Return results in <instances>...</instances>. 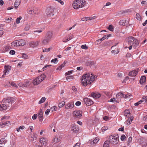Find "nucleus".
<instances>
[{
	"label": "nucleus",
	"mask_w": 147,
	"mask_h": 147,
	"mask_svg": "<svg viewBox=\"0 0 147 147\" xmlns=\"http://www.w3.org/2000/svg\"><path fill=\"white\" fill-rule=\"evenodd\" d=\"M124 94L123 92H119L116 95V98L119 100H120L121 98L124 97Z\"/></svg>",
	"instance_id": "15"
},
{
	"label": "nucleus",
	"mask_w": 147,
	"mask_h": 147,
	"mask_svg": "<svg viewBox=\"0 0 147 147\" xmlns=\"http://www.w3.org/2000/svg\"><path fill=\"white\" fill-rule=\"evenodd\" d=\"M73 78V77L72 76H67L66 77V79L67 80L69 81H70Z\"/></svg>",
	"instance_id": "36"
},
{
	"label": "nucleus",
	"mask_w": 147,
	"mask_h": 147,
	"mask_svg": "<svg viewBox=\"0 0 147 147\" xmlns=\"http://www.w3.org/2000/svg\"><path fill=\"white\" fill-rule=\"evenodd\" d=\"M34 10L33 9H27V11L29 14H33L34 12Z\"/></svg>",
	"instance_id": "35"
},
{
	"label": "nucleus",
	"mask_w": 147,
	"mask_h": 147,
	"mask_svg": "<svg viewBox=\"0 0 147 147\" xmlns=\"http://www.w3.org/2000/svg\"><path fill=\"white\" fill-rule=\"evenodd\" d=\"M72 89L74 92H76L77 91V89L76 88L75 86H73L72 87Z\"/></svg>",
	"instance_id": "59"
},
{
	"label": "nucleus",
	"mask_w": 147,
	"mask_h": 147,
	"mask_svg": "<svg viewBox=\"0 0 147 147\" xmlns=\"http://www.w3.org/2000/svg\"><path fill=\"white\" fill-rule=\"evenodd\" d=\"M30 83L29 81L26 82L25 84H24V87H27L30 85Z\"/></svg>",
	"instance_id": "44"
},
{
	"label": "nucleus",
	"mask_w": 147,
	"mask_h": 147,
	"mask_svg": "<svg viewBox=\"0 0 147 147\" xmlns=\"http://www.w3.org/2000/svg\"><path fill=\"white\" fill-rule=\"evenodd\" d=\"M86 4V1L83 0H75L72 4L73 7L75 9H78L83 7Z\"/></svg>",
	"instance_id": "2"
},
{
	"label": "nucleus",
	"mask_w": 147,
	"mask_h": 147,
	"mask_svg": "<svg viewBox=\"0 0 147 147\" xmlns=\"http://www.w3.org/2000/svg\"><path fill=\"white\" fill-rule=\"evenodd\" d=\"M81 103L80 102L78 101H77L76 103L75 104L76 106H78L80 105H81Z\"/></svg>",
	"instance_id": "62"
},
{
	"label": "nucleus",
	"mask_w": 147,
	"mask_h": 147,
	"mask_svg": "<svg viewBox=\"0 0 147 147\" xmlns=\"http://www.w3.org/2000/svg\"><path fill=\"white\" fill-rule=\"evenodd\" d=\"M65 63L64 62L60 66H59L57 68V70L61 69L62 67H63L65 66Z\"/></svg>",
	"instance_id": "38"
},
{
	"label": "nucleus",
	"mask_w": 147,
	"mask_h": 147,
	"mask_svg": "<svg viewBox=\"0 0 147 147\" xmlns=\"http://www.w3.org/2000/svg\"><path fill=\"white\" fill-rule=\"evenodd\" d=\"M91 96L94 98H97L100 97L101 94L98 92H92L91 94Z\"/></svg>",
	"instance_id": "14"
},
{
	"label": "nucleus",
	"mask_w": 147,
	"mask_h": 147,
	"mask_svg": "<svg viewBox=\"0 0 147 147\" xmlns=\"http://www.w3.org/2000/svg\"><path fill=\"white\" fill-rule=\"evenodd\" d=\"M46 98L45 97H42L38 102L39 104L44 102Z\"/></svg>",
	"instance_id": "37"
},
{
	"label": "nucleus",
	"mask_w": 147,
	"mask_h": 147,
	"mask_svg": "<svg viewBox=\"0 0 147 147\" xmlns=\"http://www.w3.org/2000/svg\"><path fill=\"white\" fill-rule=\"evenodd\" d=\"M4 102H3V104H1L0 105V111L6 110L8 106Z\"/></svg>",
	"instance_id": "18"
},
{
	"label": "nucleus",
	"mask_w": 147,
	"mask_h": 147,
	"mask_svg": "<svg viewBox=\"0 0 147 147\" xmlns=\"http://www.w3.org/2000/svg\"><path fill=\"white\" fill-rule=\"evenodd\" d=\"M132 56L131 54L130 53H127L126 55V57L127 58L131 57Z\"/></svg>",
	"instance_id": "45"
},
{
	"label": "nucleus",
	"mask_w": 147,
	"mask_h": 147,
	"mask_svg": "<svg viewBox=\"0 0 147 147\" xmlns=\"http://www.w3.org/2000/svg\"><path fill=\"white\" fill-rule=\"evenodd\" d=\"M22 57L24 58L27 59L28 58V56L26 54H24L22 56Z\"/></svg>",
	"instance_id": "54"
},
{
	"label": "nucleus",
	"mask_w": 147,
	"mask_h": 147,
	"mask_svg": "<svg viewBox=\"0 0 147 147\" xmlns=\"http://www.w3.org/2000/svg\"><path fill=\"white\" fill-rule=\"evenodd\" d=\"M141 101H140V100L138 102L134 104L135 106H138V105L140 104H141Z\"/></svg>",
	"instance_id": "61"
},
{
	"label": "nucleus",
	"mask_w": 147,
	"mask_h": 147,
	"mask_svg": "<svg viewBox=\"0 0 147 147\" xmlns=\"http://www.w3.org/2000/svg\"><path fill=\"white\" fill-rule=\"evenodd\" d=\"M5 70L4 71V74L2 76V78H4L6 75H8L11 69V66L8 65L7 66L5 65L4 66Z\"/></svg>",
	"instance_id": "8"
},
{
	"label": "nucleus",
	"mask_w": 147,
	"mask_h": 147,
	"mask_svg": "<svg viewBox=\"0 0 147 147\" xmlns=\"http://www.w3.org/2000/svg\"><path fill=\"white\" fill-rule=\"evenodd\" d=\"M3 101L8 106V107H9V106L10 104H11L13 102V99L11 98H8L6 99H3Z\"/></svg>",
	"instance_id": "7"
},
{
	"label": "nucleus",
	"mask_w": 147,
	"mask_h": 147,
	"mask_svg": "<svg viewBox=\"0 0 147 147\" xmlns=\"http://www.w3.org/2000/svg\"><path fill=\"white\" fill-rule=\"evenodd\" d=\"M10 122L8 121L1 123H0V127L2 128V127H3V125H5L6 126H8L10 124Z\"/></svg>",
	"instance_id": "20"
},
{
	"label": "nucleus",
	"mask_w": 147,
	"mask_h": 147,
	"mask_svg": "<svg viewBox=\"0 0 147 147\" xmlns=\"http://www.w3.org/2000/svg\"><path fill=\"white\" fill-rule=\"evenodd\" d=\"M37 117V114H34L32 117V118L33 120H35L36 119Z\"/></svg>",
	"instance_id": "53"
},
{
	"label": "nucleus",
	"mask_w": 147,
	"mask_h": 147,
	"mask_svg": "<svg viewBox=\"0 0 147 147\" xmlns=\"http://www.w3.org/2000/svg\"><path fill=\"white\" fill-rule=\"evenodd\" d=\"M124 114L125 116L127 117H128L130 116V112L129 110H125L124 112Z\"/></svg>",
	"instance_id": "27"
},
{
	"label": "nucleus",
	"mask_w": 147,
	"mask_h": 147,
	"mask_svg": "<svg viewBox=\"0 0 147 147\" xmlns=\"http://www.w3.org/2000/svg\"><path fill=\"white\" fill-rule=\"evenodd\" d=\"M109 139L110 143L114 144H117L119 141V137L117 136L111 135L109 137Z\"/></svg>",
	"instance_id": "5"
},
{
	"label": "nucleus",
	"mask_w": 147,
	"mask_h": 147,
	"mask_svg": "<svg viewBox=\"0 0 147 147\" xmlns=\"http://www.w3.org/2000/svg\"><path fill=\"white\" fill-rule=\"evenodd\" d=\"M74 107V102H71L69 104H68L66 106L65 108L68 109H71L73 108Z\"/></svg>",
	"instance_id": "19"
},
{
	"label": "nucleus",
	"mask_w": 147,
	"mask_h": 147,
	"mask_svg": "<svg viewBox=\"0 0 147 147\" xmlns=\"http://www.w3.org/2000/svg\"><path fill=\"white\" fill-rule=\"evenodd\" d=\"M73 115L75 117L79 118L82 116V112L80 111H74L73 113Z\"/></svg>",
	"instance_id": "11"
},
{
	"label": "nucleus",
	"mask_w": 147,
	"mask_h": 147,
	"mask_svg": "<svg viewBox=\"0 0 147 147\" xmlns=\"http://www.w3.org/2000/svg\"><path fill=\"white\" fill-rule=\"evenodd\" d=\"M43 118L42 110L41 109H40L39 111L38 115V119L39 120L42 121L43 119Z\"/></svg>",
	"instance_id": "17"
},
{
	"label": "nucleus",
	"mask_w": 147,
	"mask_h": 147,
	"mask_svg": "<svg viewBox=\"0 0 147 147\" xmlns=\"http://www.w3.org/2000/svg\"><path fill=\"white\" fill-rule=\"evenodd\" d=\"M97 76L90 73H86L82 76L81 80L82 84L85 87L88 85H90L96 78Z\"/></svg>",
	"instance_id": "1"
},
{
	"label": "nucleus",
	"mask_w": 147,
	"mask_h": 147,
	"mask_svg": "<svg viewBox=\"0 0 147 147\" xmlns=\"http://www.w3.org/2000/svg\"><path fill=\"white\" fill-rule=\"evenodd\" d=\"M17 40L14 41L11 43V46L13 47H17L19 46V45L18 43Z\"/></svg>",
	"instance_id": "22"
},
{
	"label": "nucleus",
	"mask_w": 147,
	"mask_h": 147,
	"mask_svg": "<svg viewBox=\"0 0 147 147\" xmlns=\"http://www.w3.org/2000/svg\"><path fill=\"white\" fill-rule=\"evenodd\" d=\"M146 77L145 76H142L140 80V83L141 84H142L146 82Z\"/></svg>",
	"instance_id": "25"
},
{
	"label": "nucleus",
	"mask_w": 147,
	"mask_h": 147,
	"mask_svg": "<svg viewBox=\"0 0 147 147\" xmlns=\"http://www.w3.org/2000/svg\"><path fill=\"white\" fill-rule=\"evenodd\" d=\"M83 100L84 103L88 106H90L93 104V102L92 100L87 98H84Z\"/></svg>",
	"instance_id": "9"
},
{
	"label": "nucleus",
	"mask_w": 147,
	"mask_h": 147,
	"mask_svg": "<svg viewBox=\"0 0 147 147\" xmlns=\"http://www.w3.org/2000/svg\"><path fill=\"white\" fill-rule=\"evenodd\" d=\"M125 138L126 137L125 135H122L121 136V141H123Z\"/></svg>",
	"instance_id": "55"
},
{
	"label": "nucleus",
	"mask_w": 147,
	"mask_h": 147,
	"mask_svg": "<svg viewBox=\"0 0 147 147\" xmlns=\"http://www.w3.org/2000/svg\"><path fill=\"white\" fill-rule=\"evenodd\" d=\"M124 98L125 99L130 98L131 97V94L130 93H128L127 94H124Z\"/></svg>",
	"instance_id": "28"
},
{
	"label": "nucleus",
	"mask_w": 147,
	"mask_h": 147,
	"mask_svg": "<svg viewBox=\"0 0 147 147\" xmlns=\"http://www.w3.org/2000/svg\"><path fill=\"white\" fill-rule=\"evenodd\" d=\"M147 96H143L141 100L140 101H141V103L142 102H146L147 101Z\"/></svg>",
	"instance_id": "31"
},
{
	"label": "nucleus",
	"mask_w": 147,
	"mask_h": 147,
	"mask_svg": "<svg viewBox=\"0 0 147 147\" xmlns=\"http://www.w3.org/2000/svg\"><path fill=\"white\" fill-rule=\"evenodd\" d=\"M109 143H110L109 141H106L104 143L103 147H109Z\"/></svg>",
	"instance_id": "33"
},
{
	"label": "nucleus",
	"mask_w": 147,
	"mask_h": 147,
	"mask_svg": "<svg viewBox=\"0 0 147 147\" xmlns=\"http://www.w3.org/2000/svg\"><path fill=\"white\" fill-rule=\"evenodd\" d=\"M50 111V109H47L46 111H45V114L47 115H48V114H49V112Z\"/></svg>",
	"instance_id": "63"
},
{
	"label": "nucleus",
	"mask_w": 147,
	"mask_h": 147,
	"mask_svg": "<svg viewBox=\"0 0 147 147\" xmlns=\"http://www.w3.org/2000/svg\"><path fill=\"white\" fill-rule=\"evenodd\" d=\"M50 40L46 38L42 40V45H45L48 44Z\"/></svg>",
	"instance_id": "24"
},
{
	"label": "nucleus",
	"mask_w": 147,
	"mask_h": 147,
	"mask_svg": "<svg viewBox=\"0 0 147 147\" xmlns=\"http://www.w3.org/2000/svg\"><path fill=\"white\" fill-rule=\"evenodd\" d=\"M54 8L52 7H48L47 9V15L49 17H51L54 15Z\"/></svg>",
	"instance_id": "6"
},
{
	"label": "nucleus",
	"mask_w": 147,
	"mask_h": 147,
	"mask_svg": "<svg viewBox=\"0 0 147 147\" xmlns=\"http://www.w3.org/2000/svg\"><path fill=\"white\" fill-rule=\"evenodd\" d=\"M58 142V139L57 138H55L53 140V142L55 144Z\"/></svg>",
	"instance_id": "40"
},
{
	"label": "nucleus",
	"mask_w": 147,
	"mask_h": 147,
	"mask_svg": "<svg viewBox=\"0 0 147 147\" xmlns=\"http://www.w3.org/2000/svg\"><path fill=\"white\" fill-rule=\"evenodd\" d=\"M128 21L127 20L124 19L122 20H120L119 23L121 25H125L128 23Z\"/></svg>",
	"instance_id": "23"
},
{
	"label": "nucleus",
	"mask_w": 147,
	"mask_h": 147,
	"mask_svg": "<svg viewBox=\"0 0 147 147\" xmlns=\"http://www.w3.org/2000/svg\"><path fill=\"white\" fill-rule=\"evenodd\" d=\"M65 104L64 101H62L59 103L58 104V107L59 108L62 107Z\"/></svg>",
	"instance_id": "34"
},
{
	"label": "nucleus",
	"mask_w": 147,
	"mask_h": 147,
	"mask_svg": "<svg viewBox=\"0 0 147 147\" xmlns=\"http://www.w3.org/2000/svg\"><path fill=\"white\" fill-rule=\"evenodd\" d=\"M58 60L57 58H55L54 59H52L51 61V62H54V63H56L55 62H58Z\"/></svg>",
	"instance_id": "47"
},
{
	"label": "nucleus",
	"mask_w": 147,
	"mask_h": 147,
	"mask_svg": "<svg viewBox=\"0 0 147 147\" xmlns=\"http://www.w3.org/2000/svg\"><path fill=\"white\" fill-rule=\"evenodd\" d=\"M132 140V138L131 137H130L128 139V144H129V143Z\"/></svg>",
	"instance_id": "58"
},
{
	"label": "nucleus",
	"mask_w": 147,
	"mask_h": 147,
	"mask_svg": "<svg viewBox=\"0 0 147 147\" xmlns=\"http://www.w3.org/2000/svg\"><path fill=\"white\" fill-rule=\"evenodd\" d=\"M99 139H98V138H96L93 140V143H94L96 144L97 142H98L99 141Z\"/></svg>",
	"instance_id": "51"
},
{
	"label": "nucleus",
	"mask_w": 147,
	"mask_h": 147,
	"mask_svg": "<svg viewBox=\"0 0 147 147\" xmlns=\"http://www.w3.org/2000/svg\"><path fill=\"white\" fill-rule=\"evenodd\" d=\"M90 17H84L83 18L81 19V20L83 21H86L87 20H89V19H90Z\"/></svg>",
	"instance_id": "43"
},
{
	"label": "nucleus",
	"mask_w": 147,
	"mask_h": 147,
	"mask_svg": "<svg viewBox=\"0 0 147 147\" xmlns=\"http://www.w3.org/2000/svg\"><path fill=\"white\" fill-rule=\"evenodd\" d=\"M30 26L29 24H26L24 28L25 30L26 31L28 30L29 29Z\"/></svg>",
	"instance_id": "42"
},
{
	"label": "nucleus",
	"mask_w": 147,
	"mask_h": 147,
	"mask_svg": "<svg viewBox=\"0 0 147 147\" xmlns=\"http://www.w3.org/2000/svg\"><path fill=\"white\" fill-rule=\"evenodd\" d=\"M128 43L129 45L133 46L134 48H136L138 46L139 42L138 40L134 37H129L128 38Z\"/></svg>",
	"instance_id": "3"
},
{
	"label": "nucleus",
	"mask_w": 147,
	"mask_h": 147,
	"mask_svg": "<svg viewBox=\"0 0 147 147\" xmlns=\"http://www.w3.org/2000/svg\"><path fill=\"white\" fill-rule=\"evenodd\" d=\"M11 48L9 46H6L4 47L3 49V51H7Z\"/></svg>",
	"instance_id": "30"
},
{
	"label": "nucleus",
	"mask_w": 147,
	"mask_h": 147,
	"mask_svg": "<svg viewBox=\"0 0 147 147\" xmlns=\"http://www.w3.org/2000/svg\"><path fill=\"white\" fill-rule=\"evenodd\" d=\"M15 53V51L13 50H11L9 52V53L12 55L14 54Z\"/></svg>",
	"instance_id": "56"
},
{
	"label": "nucleus",
	"mask_w": 147,
	"mask_h": 147,
	"mask_svg": "<svg viewBox=\"0 0 147 147\" xmlns=\"http://www.w3.org/2000/svg\"><path fill=\"white\" fill-rule=\"evenodd\" d=\"M22 17L21 16L18 18L16 20V23L17 24H19L20 22V20L22 19Z\"/></svg>",
	"instance_id": "41"
},
{
	"label": "nucleus",
	"mask_w": 147,
	"mask_h": 147,
	"mask_svg": "<svg viewBox=\"0 0 147 147\" xmlns=\"http://www.w3.org/2000/svg\"><path fill=\"white\" fill-rule=\"evenodd\" d=\"M108 29L111 31H112L113 30V28L111 25H110L109 26L108 28Z\"/></svg>",
	"instance_id": "46"
},
{
	"label": "nucleus",
	"mask_w": 147,
	"mask_h": 147,
	"mask_svg": "<svg viewBox=\"0 0 147 147\" xmlns=\"http://www.w3.org/2000/svg\"><path fill=\"white\" fill-rule=\"evenodd\" d=\"M18 43L19 45V46H23L25 45V41L23 39H20L17 40Z\"/></svg>",
	"instance_id": "21"
},
{
	"label": "nucleus",
	"mask_w": 147,
	"mask_h": 147,
	"mask_svg": "<svg viewBox=\"0 0 147 147\" xmlns=\"http://www.w3.org/2000/svg\"><path fill=\"white\" fill-rule=\"evenodd\" d=\"M51 109L52 111V112L53 111H56V106H54L53 107H52Z\"/></svg>",
	"instance_id": "50"
},
{
	"label": "nucleus",
	"mask_w": 147,
	"mask_h": 147,
	"mask_svg": "<svg viewBox=\"0 0 147 147\" xmlns=\"http://www.w3.org/2000/svg\"><path fill=\"white\" fill-rule=\"evenodd\" d=\"M10 84L12 86H13L15 87H16V88H17L18 87V86L16 84H15V83L13 82H11L10 83Z\"/></svg>",
	"instance_id": "49"
},
{
	"label": "nucleus",
	"mask_w": 147,
	"mask_h": 147,
	"mask_svg": "<svg viewBox=\"0 0 147 147\" xmlns=\"http://www.w3.org/2000/svg\"><path fill=\"white\" fill-rule=\"evenodd\" d=\"M139 71V68H136L135 69L130 71L129 73V75L131 77L135 76Z\"/></svg>",
	"instance_id": "10"
},
{
	"label": "nucleus",
	"mask_w": 147,
	"mask_h": 147,
	"mask_svg": "<svg viewBox=\"0 0 147 147\" xmlns=\"http://www.w3.org/2000/svg\"><path fill=\"white\" fill-rule=\"evenodd\" d=\"M39 43V42L38 41H31L29 42V45L31 47L34 48L38 46Z\"/></svg>",
	"instance_id": "12"
},
{
	"label": "nucleus",
	"mask_w": 147,
	"mask_h": 147,
	"mask_svg": "<svg viewBox=\"0 0 147 147\" xmlns=\"http://www.w3.org/2000/svg\"><path fill=\"white\" fill-rule=\"evenodd\" d=\"M48 141L47 139L45 138H41L40 139V142L42 146L43 145L45 146H47Z\"/></svg>",
	"instance_id": "13"
},
{
	"label": "nucleus",
	"mask_w": 147,
	"mask_h": 147,
	"mask_svg": "<svg viewBox=\"0 0 147 147\" xmlns=\"http://www.w3.org/2000/svg\"><path fill=\"white\" fill-rule=\"evenodd\" d=\"M72 71H68L67 72H66L65 74L66 75H69L72 73Z\"/></svg>",
	"instance_id": "60"
},
{
	"label": "nucleus",
	"mask_w": 147,
	"mask_h": 147,
	"mask_svg": "<svg viewBox=\"0 0 147 147\" xmlns=\"http://www.w3.org/2000/svg\"><path fill=\"white\" fill-rule=\"evenodd\" d=\"M143 120H144L145 122L147 121V115L145 116L143 118Z\"/></svg>",
	"instance_id": "64"
},
{
	"label": "nucleus",
	"mask_w": 147,
	"mask_h": 147,
	"mask_svg": "<svg viewBox=\"0 0 147 147\" xmlns=\"http://www.w3.org/2000/svg\"><path fill=\"white\" fill-rule=\"evenodd\" d=\"M53 36V33L51 31H49L47 32L46 36V38L47 39L50 40Z\"/></svg>",
	"instance_id": "16"
},
{
	"label": "nucleus",
	"mask_w": 147,
	"mask_h": 147,
	"mask_svg": "<svg viewBox=\"0 0 147 147\" xmlns=\"http://www.w3.org/2000/svg\"><path fill=\"white\" fill-rule=\"evenodd\" d=\"M79 129L76 126H73L72 127V131L73 132L77 133L79 131Z\"/></svg>",
	"instance_id": "29"
},
{
	"label": "nucleus",
	"mask_w": 147,
	"mask_h": 147,
	"mask_svg": "<svg viewBox=\"0 0 147 147\" xmlns=\"http://www.w3.org/2000/svg\"><path fill=\"white\" fill-rule=\"evenodd\" d=\"M50 50V48H49L48 49H43V52H48Z\"/></svg>",
	"instance_id": "52"
},
{
	"label": "nucleus",
	"mask_w": 147,
	"mask_h": 147,
	"mask_svg": "<svg viewBox=\"0 0 147 147\" xmlns=\"http://www.w3.org/2000/svg\"><path fill=\"white\" fill-rule=\"evenodd\" d=\"M108 129V127H107V126H106V127L105 126V127H103L102 128V131H105L106 130H107Z\"/></svg>",
	"instance_id": "57"
},
{
	"label": "nucleus",
	"mask_w": 147,
	"mask_h": 147,
	"mask_svg": "<svg viewBox=\"0 0 147 147\" xmlns=\"http://www.w3.org/2000/svg\"><path fill=\"white\" fill-rule=\"evenodd\" d=\"M136 18L138 20H141V17L138 13H137L136 14Z\"/></svg>",
	"instance_id": "39"
},
{
	"label": "nucleus",
	"mask_w": 147,
	"mask_h": 147,
	"mask_svg": "<svg viewBox=\"0 0 147 147\" xmlns=\"http://www.w3.org/2000/svg\"><path fill=\"white\" fill-rule=\"evenodd\" d=\"M20 4L19 0H16L14 3V6L16 9H17Z\"/></svg>",
	"instance_id": "26"
},
{
	"label": "nucleus",
	"mask_w": 147,
	"mask_h": 147,
	"mask_svg": "<svg viewBox=\"0 0 147 147\" xmlns=\"http://www.w3.org/2000/svg\"><path fill=\"white\" fill-rule=\"evenodd\" d=\"M7 142V140H6L5 138H1L0 140V144H3L4 143H6Z\"/></svg>",
	"instance_id": "32"
},
{
	"label": "nucleus",
	"mask_w": 147,
	"mask_h": 147,
	"mask_svg": "<svg viewBox=\"0 0 147 147\" xmlns=\"http://www.w3.org/2000/svg\"><path fill=\"white\" fill-rule=\"evenodd\" d=\"M81 47L82 49H87L88 48V47L86 46V45H82Z\"/></svg>",
	"instance_id": "48"
},
{
	"label": "nucleus",
	"mask_w": 147,
	"mask_h": 147,
	"mask_svg": "<svg viewBox=\"0 0 147 147\" xmlns=\"http://www.w3.org/2000/svg\"><path fill=\"white\" fill-rule=\"evenodd\" d=\"M45 74H42L34 80H33L32 83L34 85H38L45 80Z\"/></svg>",
	"instance_id": "4"
}]
</instances>
